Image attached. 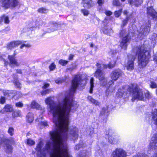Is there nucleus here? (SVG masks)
<instances>
[{
  "label": "nucleus",
  "instance_id": "obj_1",
  "mask_svg": "<svg viewBox=\"0 0 157 157\" xmlns=\"http://www.w3.org/2000/svg\"><path fill=\"white\" fill-rule=\"evenodd\" d=\"M86 82L80 75H76L73 79L71 87L68 95L57 104H55L51 97L46 98L45 103L49 106L50 112L53 116L54 129L50 132V140L47 142L44 148L41 149L43 144L40 141L36 146L37 155L41 157L49 153L50 157H72L68 152L67 143V138L74 140L78 137V129L75 127L68 128L69 123V114L70 111L73 112L77 107L73 100V95L77 87H83Z\"/></svg>",
  "mask_w": 157,
  "mask_h": 157
},
{
  "label": "nucleus",
  "instance_id": "obj_2",
  "mask_svg": "<svg viewBox=\"0 0 157 157\" xmlns=\"http://www.w3.org/2000/svg\"><path fill=\"white\" fill-rule=\"evenodd\" d=\"M118 95L120 97H123L124 93L126 95L128 94H132V101L137 99L140 100H144V93L141 90L138 88L136 84H133L131 86L127 87H123L122 89L118 90Z\"/></svg>",
  "mask_w": 157,
  "mask_h": 157
},
{
  "label": "nucleus",
  "instance_id": "obj_3",
  "mask_svg": "<svg viewBox=\"0 0 157 157\" xmlns=\"http://www.w3.org/2000/svg\"><path fill=\"white\" fill-rule=\"evenodd\" d=\"M149 48L148 42L145 41L143 45L136 48V54L138 55V63L139 67H145L149 62L150 57L147 49Z\"/></svg>",
  "mask_w": 157,
  "mask_h": 157
},
{
  "label": "nucleus",
  "instance_id": "obj_4",
  "mask_svg": "<svg viewBox=\"0 0 157 157\" xmlns=\"http://www.w3.org/2000/svg\"><path fill=\"white\" fill-rule=\"evenodd\" d=\"M135 31H129L127 34L125 29L121 30L120 33L121 36H124L120 42V46L122 48L126 49L128 45V42L131 36H133L134 35Z\"/></svg>",
  "mask_w": 157,
  "mask_h": 157
},
{
  "label": "nucleus",
  "instance_id": "obj_5",
  "mask_svg": "<svg viewBox=\"0 0 157 157\" xmlns=\"http://www.w3.org/2000/svg\"><path fill=\"white\" fill-rule=\"evenodd\" d=\"M2 2V6L5 8H13L20 5L18 0H3Z\"/></svg>",
  "mask_w": 157,
  "mask_h": 157
},
{
  "label": "nucleus",
  "instance_id": "obj_6",
  "mask_svg": "<svg viewBox=\"0 0 157 157\" xmlns=\"http://www.w3.org/2000/svg\"><path fill=\"white\" fill-rule=\"evenodd\" d=\"M150 21L148 20L147 23L141 26L140 30L138 31L139 33L138 36H140V40L146 36L150 30Z\"/></svg>",
  "mask_w": 157,
  "mask_h": 157
},
{
  "label": "nucleus",
  "instance_id": "obj_7",
  "mask_svg": "<svg viewBox=\"0 0 157 157\" xmlns=\"http://www.w3.org/2000/svg\"><path fill=\"white\" fill-rule=\"evenodd\" d=\"M94 76L100 80L101 84L103 86H105L106 85L107 79L105 77L103 71L96 70L94 74Z\"/></svg>",
  "mask_w": 157,
  "mask_h": 157
},
{
  "label": "nucleus",
  "instance_id": "obj_8",
  "mask_svg": "<svg viewBox=\"0 0 157 157\" xmlns=\"http://www.w3.org/2000/svg\"><path fill=\"white\" fill-rule=\"evenodd\" d=\"M127 152L123 148L117 147L112 152L111 157H127Z\"/></svg>",
  "mask_w": 157,
  "mask_h": 157
},
{
  "label": "nucleus",
  "instance_id": "obj_9",
  "mask_svg": "<svg viewBox=\"0 0 157 157\" xmlns=\"http://www.w3.org/2000/svg\"><path fill=\"white\" fill-rule=\"evenodd\" d=\"M122 74V72L120 69H115L113 71L111 74V78L112 80L109 82V84L113 82V81L117 80L118 78L121 76Z\"/></svg>",
  "mask_w": 157,
  "mask_h": 157
},
{
  "label": "nucleus",
  "instance_id": "obj_10",
  "mask_svg": "<svg viewBox=\"0 0 157 157\" xmlns=\"http://www.w3.org/2000/svg\"><path fill=\"white\" fill-rule=\"evenodd\" d=\"M128 61L126 65L127 69L131 71L134 68V61L136 58V56L131 54L128 55Z\"/></svg>",
  "mask_w": 157,
  "mask_h": 157
},
{
  "label": "nucleus",
  "instance_id": "obj_11",
  "mask_svg": "<svg viewBox=\"0 0 157 157\" xmlns=\"http://www.w3.org/2000/svg\"><path fill=\"white\" fill-rule=\"evenodd\" d=\"M149 147L151 150L157 148V133L154 134L149 145Z\"/></svg>",
  "mask_w": 157,
  "mask_h": 157
},
{
  "label": "nucleus",
  "instance_id": "obj_12",
  "mask_svg": "<svg viewBox=\"0 0 157 157\" xmlns=\"http://www.w3.org/2000/svg\"><path fill=\"white\" fill-rule=\"evenodd\" d=\"M152 117L150 116V117L148 116L146 118V119L148 121L149 123H150V120L151 119V122L157 125V109H155L152 113Z\"/></svg>",
  "mask_w": 157,
  "mask_h": 157
},
{
  "label": "nucleus",
  "instance_id": "obj_13",
  "mask_svg": "<svg viewBox=\"0 0 157 157\" xmlns=\"http://www.w3.org/2000/svg\"><path fill=\"white\" fill-rule=\"evenodd\" d=\"M8 57L10 61L9 65L11 67L13 68L15 67H18L19 65V63L16 59L15 55H8Z\"/></svg>",
  "mask_w": 157,
  "mask_h": 157
},
{
  "label": "nucleus",
  "instance_id": "obj_14",
  "mask_svg": "<svg viewBox=\"0 0 157 157\" xmlns=\"http://www.w3.org/2000/svg\"><path fill=\"white\" fill-rule=\"evenodd\" d=\"M147 13L149 18L151 17L152 19H155L157 20V13L155 12L152 7L147 8Z\"/></svg>",
  "mask_w": 157,
  "mask_h": 157
},
{
  "label": "nucleus",
  "instance_id": "obj_15",
  "mask_svg": "<svg viewBox=\"0 0 157 157\" xmlns=\"http://www.w3.org/2000/svg\"><path fill=\"white\" fill-rule=\"evenodd\" d=\"M13 142V139H6L5 143L6 144V151L8 153H11L12 151L13 148L11 145L10 144H12Z\"/></svg>",
  "mask_w": 157,
  "mask_h": 157
},
{
  "label": "nucleus",
  "instance_id": "obj_16",
  "mask_svg": "<svg viewBox=\"0 0 157 157\" xmlns=\"http://www.w3.org/2000/svg\"><path fill=\"white\" fill-rule=\"evenodd\" d=\"M59 25L57 23L54 22H50L49 28H48L47 32L51 33L56 30Z\"/></svg>",
  "mask_w": 157,
  "mask_h": 157
},
{
  "label": "nucleus",
  "instance_id": "obj_17",
  "mask_svg": "<svg viewBox=\"0 0 157 157\" xmlns=\"http://www.w3.org/2000/svg\"><path fill=\"white\" fill-rule=\"evenodd\" d=\"M44 22L41 20L36 21L35 22H33L32 23L33 25L30 28V30L31 31L35 29L36 28H39L41 26L43 25Z\"/></svg>",
  "mask_w": 157,
  "mask_h": 157
},
{
  "label": "nucleus",
  "instance_id": "obj_18",
  "mask_svg": "<svg viewBox=\"0 0 157 157\" xmlns=\"http://www.w3.org/2000/svg\"><path fill=\"white\" fill-rule=\"evenodd\" d=\"M114 134L113 131L111 129H106L105 131V135L106 137L108 138V141L109 143H110V140H114L113 138H114Z\"/></svg>",
  "mask_w": 157,
  "mask_h": 157
},
{
  "label": "nucleus",
  "instance_id": "obj_19",
  "mask_svg": "<svg viewBox=\"0 0 157 157\" xmlns=\"http://www.w3.org/2000/svg\"><path fill=\"white\" fill-rule=\"evenodd\" d=\"M83 6L87 8H90L94 5V3L91 0H82Z\"/></svg>",
  "mask_w": 157,
  "mask_h": 157
},
{
  "label": "nucleus",
  "instance_id": "obj_20",
  "mask_svg": "<svg viewBox=\"0 0 157 157\" xmlns=\"http://www.w3.org/2000/svg\"><path fill=\"white\" fill-rule=\"evenodd\" d=\"M143 0H128V3L132 6H138L143 2Z\"/></svg>",
  "mask_w": 157,
  "mask_h": 157
},
{
  "label": "nucleus",
  "instance_id": "obj_21",
  "mask_svg": "<svg viewBox=\"0 0 157 157\" xmlns=\"http://www.w3.org/2000/svg\"><path fill=\"white\" fill-rule=\"evenodd\" d=\"M21 43L22 42L20 41H13L9 44L7 45V47L9 49H12L17 46L19 44H21Z\"/></svg>",
  "mask_w": 157,
  "mask_h": 157
},
{
  "label": "nucleus",
  "instance_id": "obj_22",
  "mask_svg": "<svg viewBox=\"0 0 157 157\" xmlns=\"http://www.w3.org/2000/svg\"><path fill=\"white\" fill-rule=\"evenodd\" d=\"M116 60H114L113 61H111L108 64H103L102 66L103 68L106 69L109 68V69H111L114 67L116 64Z\"/></svg>",
  "mask_w": 157,
  "mask_h": 157
},
{
  "label": "nucleus",
  "instance_id": "obj_23",
  "mask_svg": "<svg viewBox=\"0 0 157 157\" xmlns=\"http://www.w3.org/2000/svg\"><path fill=\"white\" fill-rule=\"evenodd\" d=\"M31 107L38 110H42V108L40 105L34 101H33L31 104Z\"/></svg>",
  "mask_w": 157,
  "mask_h": 157
},
{
  "label": "nucleus",
  "instance_id": "obj_24",
  "mask_svg": "<svg viewBox=\"0 0 157 157\" xmlns=\"http://www.w3.org/2000/svg\"><path fill=\"white\" fill-rule=\"evenodd\" d=\"M13 110V108L12 106L10 105H6L4 109L1 110L0 112L2 113H5V112H11Z\"/></svg>",
  "mask_w": 157,
  "mask_h": 157
},
{
  "label": "nucleus",
  "instance_id": "obj_25",
  "mask_svg": "<svg viewBox=\"0 0 157 157\" xmlns=\"http://www.w3.org/2000/svg\"><path fill=\"white\" fill-rule=\"evenodd\" d=\"M114 140L112 141V140H110V143L111 144H119L120 142V138L119 136H115L114 135V138H113Z\"/></svg>",
  "mask_w": 157,
  "mask_h": 157
},
{
  "label": "nucleus",
  "instance_id": "obj_26",
  "mask_svg": "<svg viewBox=\"0 0 157 157\" xmlns=\"http://www.w3.org/2000/svg\"><path fill=\"white\" fill-rule=\"evenodd\" d=\"M3 92L4 95L7 97L12 98L14 96L13 93L14 92V91L3 90Z\"/></svg>",
  "mask_w": 157,
  "mask_h": 157
},
{
  "label": "nucleus",
  "instance_id": "obj_27",
  "mask_svg": "<svg viewBox=\"0 0 157 157\" xmlns=\"http://www.w3.org/2000/svg\"><path fill=\"white\" fill-rule=\"evenodd\" d=\"M103 31L104 33L108 35L113 32L112 29L108 26H105L103 28Z\"/></svg>",
  "mask_w": 157,
  "mask_h": 157
},
{
  "label": "nucleus",
  "instance_id": "obj_28",
  "mask_svg": "<svg viewBox=\"0 0 157 157\" xmlns=\"http://www.w3.org/2000/svg\"><path fill=\"white\" fill-rule=\"evenodd\" d=\"M26 119L28 122L29 123L32 122L34 120L33 114L30 112L28 113L26 116Z\"/></svg>",
  "mask_w": 157,
  "mask_h": 157
},
{
  "label": "nucleus",
  "instance_id": "obj_29",
  "mask_svg": "<svg viewBox=\"0 0 157 157\" xmlns=\"http://www.w3.org/2000/svg\"><path fill=\"white\" fill-rule=\"evenodd\" d=\"M88 99L92 104L95 105L99 106L100 105V102H99L93 98L91 96H88Z\"/></svg>",
  "mask_w": 157,
  "mask_h": 157
},
{
  "label": "nucleus",
  "instance_id": "obj_30",
  "mask_svg": "<svg viewBox=\"0 0 157 157\" xmlns=\"http://www.w3.org/2000/svg\"><path fill=\"white\" fill-rule=\"evenodd\" d=\"M88 99L92 104L95 105L99 106L100 105V102H99L93 98L91 96H88Z\"/></svg>",
  "mask_w": 157,
  "mask_h": 157
},
{
  "label": "nucleus",
  "instance_id": "obj_31",
  "mask_svg": "<svg viewBox=\"0 0 157 157\" xmlns=\"http://www.w3.org/2000/svg\"><path fill=\"white\" fill-rule=\"evenodd\" d=\"M2 21L1 22L4 21L5 24H8L10 22V20L8 16L3 15L1 17Z\"/></svg>",
  "mask_w": 157,
  "mask_h": 157
},
{
  "label": "nucleus",
  "instance_id": "obj_32",
  "mask_svg": "<svg viewBox=\"0 0 157 157\" xmlns=\"http://www.w3.org/2000/svg\"><path fill=\"white\" fill-rule=\"evenodd\" d=\"M130 19V17L129 16H128L126 17V18L122 21V24L121 25V27L123 28L128 23V21Z\"/></svg>",
  "mask_w": 157,
  "mask_h": 157
},
{
  "label": "nucleus",
  "instance_id": "obj_33",
  "mask_svg": "<svg viewBox=\"0 0 157 157\" xmlns=\"http://www.w3.org/2000/svg\"><path fill=\"white\" fill-rule=\"evenodd\" d=\"M90 154V151H83L80 153L79 157H88Z\"/></svg>",
  "mask_w": 157,
  "mask_h": 157
},
{
  "label": "nucleus",
  "instance_id": "obj_34",
  "mask_svg": "<svg viewBox=\"0 0 157 157\" xmlns=\"http://www.w3.org/2000/svg\"><path fill=\"white\" fill-rule=\"evenodd\" d=\"M14 80L13 81V82L15 86H17V87L18 88H21V84L19 82L17 78H14Z\"/></svg>",
  "mask_w": 157,
  "mask_h": 157
},
{
  "label": "nucleus",
  "instance_id": "obj_35",
  "mask_svg": "<svg viewBox=\"0 0 157 157\" xmlns=\"http://www.w3.org/2000/svg\"><path fill=\"white\" fill-rule=\"evenodd\" d=\"M94 78H91L90 79V93H92L93 90V88L94 87Z\"/></svg>",
  "mask_w": 157,
  "mask_h": 157
},
{
  "label": "nucleus",
  "instance_id": "obj_36",
  "mask_svg": "<svg viewBox=\"0 0 157 157\" xmlns=\"http://www.w3.org/2000/svg\"><path fill=\"white\" fill-rule=\"evenodd\" d=\"M12 116L14 117L21 116V111L19 110L14 111L12 114Z\"/></svg>",
  "mask_w": 157,
  "mask_h": 157
},
{
  "label": "nucleus",
  "instance_id": "obj_37",
  "mask_svg": "<svg viewBox=\"0 0 157 157\" xmlns=\"http://www.w3.org/2000/svg\"><path fill=\"white\" fill-rule=\"evenodd\" d=\"M122 12V9H121L118 11H116L114 12L115 16L117 17H119L121 15Z\"/></svg>",
  "mask_w": 157,
  "mask_h": 157
},
{
  "label": "nucleus",
  "instance_id": "obj_38",
  "mask_svg": "<svg viewBox=\"0 0 157 157\" xmlns=\"http://www.w3.org/2000/svg\"><path fill=\"white\" fill-rule=\"evenodd\" d=\"M35 143L31 139H28L27 140V144L30 146H32Z\"/></svg>",
  "mask_w": 157,
  "mask_h": 157
},
{
  "label": "nucleus",
  "instance_id": "obj_39",
  "mask_svg": "<svg viewBox=\"0 0 157 157\" xmlns=\"http://www.w3.org/2000/svg\"><path fill=\"white\" fill-rule=\"evenodd\" d=\"M108 113L107 108L104 107L102 109L101 112V114L102 115H106Z\"/></svg>",
  "mask_w": 157,
  "mask_h": 157
},
{
  "label": "nucleus",
  "instance_id": "obj_40",
  "mask_svg": "<svg viewBox=\"0 0 157 157\" xmlns=\"http://www.w3.org/2000/svg\"><path fill=\"white\" fill-rule=\"evenodd\" d=\"M151 39L153 43H157V34L154 33L151 37Z\"/></svg>",
  "mask_w": 157,
  "mask_h": 157
},
{
  "label": "nucleus",
  "instance_id": "obj_41",
  "mask_svg": "<svg viewBox=\"0 0 157 157\" xmlns=\"http://www.w3.org/2000/svg\"><path fill=\"white\" fill-rule=\"evenodd\" d=\"M39 12L41 13H45L48 12V10L44 8H41L39 9L38 10Z\"/></svg>",
  "mask_w": 157,
  "mask_h": 157
},
{
  "label": "nucleus",
  "instance_id": "obj_42",
  "mask_svg": "<svg viewBox=\"0 0 157 157\" xmlns=\"http://www.w3.org/2000/svg\"><path fill=\"white\" fill-rule=\"evenodd\" d=\"M68 61L63 59H60L59 60V63L62 66H65L67 64Z\"/></svg>",
  "mask_w": 157,
  "mask_h": 157
},
{
  "label": "nucleus",
  "instance_id": "obj_43",
  "mask_svg": "<svg viewBox=\"0 0 157 157\" xmlns=\"http://www.w3.org/2000/svg\"><path fill=\"white\" fill-rule=\"evenodd\" d=\"M20 48L21 49H22L24 47H25L27 48H29L31 47V45L29 43H23L21 44Z\"/></svg>",
  "mask_w": 157,
  "mask_h": 157
},
{
  "label": "nucleus",
  "instance_id": "obj_44",
  "mask_svg": "<svg viewBox=\"0 0 157 157\" xmlns=\"http://www.w3.org/2000/svg\"><path fill=\"white\" fill-rule=\"evenodd\" d=\"M113 5L116 6H120L121 4L118 0H113Z\"/></svg>",
  "mask_w": 157,
  "mask_h": 157
},
{
  "label": "nucleus",
  "instance_id": "obj_45",
  "mask_svg": "<svg viewBox=\"0 0 157 157\" xmlns=\"http://www.w3.org/2000/svg\"><path fill=\"white\" fill-rule=\"evenodd\" d=\"M51 90L50 89H47L46 90L42 91H41V93L42 95H44L47 94H49L50 92H51Z\"/></svg>",
  "mask_w": 157,
  "mask_h": 157
},
{
  "label": "nucleus",
  "instance_id": "obj_46",
  "mask_svg": "<svg viewBox=\"0 0 157 157\" xmlns=\"http://www.w3.org/2000/svg\"><path fill=\"white\" fill-rule=\"evenodd\" d=\"M123 13L124 15H126V17L128 16H129V17H130V18H132V13H131L129 14L128 11L127 10H124L123 12Z\"/></svg>",
  "mask_w": 157,
  "mask_h": 157
},
{
  "label": "nucleus",
  "instance_id": "obj_47",
  "mask_svg": "<svg viewBox=\"0 0 157 157\" xmlns=\"http://www.w3.org/2000/svg\"><path fill=\"white\" fill-rule=\"evenodd\" d=\"M150 86L152 88H155L157 87L156 84L154 82L151 81L150 83Z\"/></svg>",
  "mask_w": 157,
  "mask_h": 157
},
{
  "label": "nucleus",
  "instance_id": "obj_48",
  "mask_svg": "<svg viewBox=\"0 0 157 157\" xmlns=\"http://www.w3.org/2000/svg\"><path fill=\"white\" fill-rule=\"evenodd\" d=\"M76 68V66L75 64H72L70 67L67 69V70H68L70 71H71L75 69Z\"/></svg>",
  "mask_w": 157,
  "mask_h": 157
},
{
  "label": "nucleus",
  "instance_id": "obj_49",
  "mask_svg": "<svg viewBox=\"0 0 157 157\" xmlns=\"http://www.w3.org/2000/svg\"><path fill=\"white\" fill-rule=\"evenodd\" d=\"M133 157H149L145 153H142L138 155H135Z\"/></svg>",
  "mask_w": 157,
  "mask_h": 157
},
{
  "label": "nucleus",
  "instance_id": "obj_50",
  "mask_svg": "<svg viewBox=\"0 0 157 157\" xmlns=\"http://www.w3.org/2000/svg\"><path fill=\"white\" fill-rule=\"evenodd\" d=\"M14 129L13 128L10 127L9 128L8 130V132L10 136H12L13 134Z\"/></svg>",
  "mask_w": 157,
  "mask_h": 157
},
{
  "label": "nucleus",
  "instance_id": "obj_51",
  "mask_svg": "<svg viewBox=\"0 0 157 157\" xmlns=\"http://www.w3.org/2000/svg\"><path fill=\"white\" fill-rule=\"evenodd\" d=\"M112 91H110V88H109L106 90L105 95L106 96L108 97L112 93Z\"/></svg>",
  "mask_w": 157,
  "mask_h": 157
},
{
  "label": "nucleus",
  "instance_id": "obj_52",
  "mask_svg": "<svg viewBox=\"0 0 157 157\" xmlns=\"http://www.w3.org/2000/svg\"><path fill=\"white\" fill-rule=\"evenodd\" d=\"M81 12L84 16H87L89 14L88 11L86 10L82 9L81 10Z\"/></svg>",
  "mask_w": 157,
  "mask_h": 157
},
{
  "label": "nucleus",
  "instance_id": "obj_53",
  "mask_svg": "<svg viewBox=\"0 0 157 157\" xmlns=\"http://www.w3.org/2000/svg\"><path fill=\"white\" fill-rule=\"evenodd\" d=\"M56 65L54 63H52L49 66V68L50 71H53L55 69L56 67Z\"/></svg>",
  "mask_w": 157,
  "mask_h": 157
},
{
  "label": "nucleus",
  "instance_id": "obj_54",
  "mask_svg": "<svg viewBox=\"0 0 157 157\" xmlns=\"http://www.w3.org/2000/svg\"><path fill=\"white\" fill-rule=\"evenodd\" d=\"M15 105L17 107L21 108L23 106V104L21 102H19L16 103L15 104Z\"/></svg>",
  "mask_w": 157,
  "mask_h": 157
},
{
  "label": "nucleus",
  "instance_id": "obj_55",
  "mask_svg": "<svg viewBox=\"0 0 157 157\" xmlns=\"http://www.w3.org/2000/svg\"><path fill=\"white\" fill-rule=\"evenodd\" d=\"M64 80L62 78H59L55 81V82L56 83H60L63 82Z\"/></svg>",
  "mask_w": 157,
  "mask_h": 157
},
{
  "label": "nucleus",
  "instance_id": "obj_56",
  "mask_svg": "<svg viewBox=\"0 0 157 157\" xmlns=\"http://www.w3.org/2000/svg\"><path fill=\"white\" fill-rule=\"evenodd\" d=\"M96 66H97V70H99V71H101V65L100 63H96Z\"/></svg>",
  "mask_w": 157,
  "mask_h": 157
},
{
  "label": "nucleus",
  "instance_id": "obj_57",
  "mask_svg": "<svg viewBox=\"0 0 157 157\" xmlns=\"http://www.w3.org/2000/svg\"><path fill=\"white\" fill-rule=\"evenodd\" d=\"M104 0H98L97 2L99 6H101L104 3Z\"/></svg>",
  "mask_w": 157,
  "mask_h": 157
},
{
  "label": "nucleus",
  "instance_id": "obj_58",
  "mask_svg": "<svg viewBox=\"0 0 157 157\" xmlns=\"http://www.w3.org/2000/svg\"><path fill=\"white\" fill-rule=\"evenodd\" d=\"M105 14L108 16H109L112 14V13L111 11L109 10H105Z\"/></svg>",
  "mask_w": 157,
  "mask_h": 157
},
{
  "label": "nucleus",
  "instance_id": "obj_59",
  "mask_svg": "<svg viewBox=\"0 0 157 157\" xmlns=\"http://www.w3.org/2000/svg\"><path fill=\"white\" fill-rule=\"evenodd\" d=\"M145 96L146 98L147 99L150 98H151V95L149 92H147L145 94Z\"/></svg>",
  "mask_w": 157,
  "mask_h": 157
},
{
  "label": "nucleus",
  "instance_id": "obj_60",
  "mask_svg": "<svg viewBox=\"0 0 157 157\" xmlns=\"http://www.w3.org/2000/svg\"><path fill=\"white\" fill-rule=\"evenodd\" d=\"M40 124L41 125H43L44 126H46L48 125V123L46 121H44L43 122H40Z\"/></svg>",
  "mask_w": 157,
  "mask_h": 157
},
{
  "label": "nucleus",
  "instance_id": "obj_61",
  "mask_svg": "<svg viewBox=\"0 0 157 157\" xmlns=\"http://www.w3.org/2000/svg\"><path fill=\"white\" fill-rule=\"evenodd\" d=\"M49 84L48 83H44V85L42 86V88L45 89L47 88L49 86Z\"/></svg>",
  "mask_w": 157,
  "mask_h": 157
},
{
  "label": "nucleus",
  "instance_id": "obj_62",
  "mask_svg": "<svg viewBox=\"0 0 157 157\" xmlns=\"http://www.w3.org/2000/svg\"><path fill=\"white\" fill-rule=\"evenodd\" d=\"M5 101V98L4 97H2L0 99V102L1 103L3 104Z\"/></svg>",
  "mask_w": 157,
  "mask_h": 157
},
{
  "label": "nucleus",
  "instance_id": "obj_63",
  "mask_svg": "<svg viewBox=\"0 0 157 157\" xmlns=\"http://www.w3.org/2000/svg\"><path fill=\"white\" fill-rule=\"evenodd\" d=\"M81 145L80 144H77L76 145L75 147V150H78L81 147Z\"/></svg>",
  "mask_w": 157,
  "mask_h": 157
},
{
  "label": "nucleus",
  "instance_id": "obj_64",
  "mask_svg": "<svg viewBox=\"0 0 157 157\" xmlns=\"http://www.w3.org/2000/svg\"><path fill=\"white\" fill-rule=\"evenodd\" d=\"M74 57V55L72 54H70L69 55L68 59L69 60H72Z\"/></svg>",
  "mask_w": 157,
  "mask_h": 157
}]
</instances>
